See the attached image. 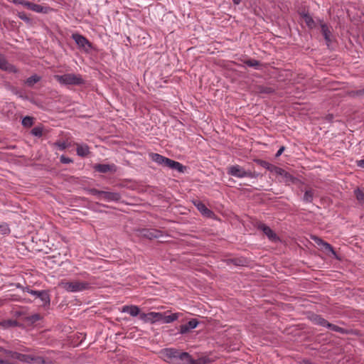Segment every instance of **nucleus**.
<instances>
[{
    "label": "nucleus",
    "mask_w": 364,
    "mask_h": 364,
    "mask_svg": "<svg viewBox=\"0 0 364 364\" xmlns=\"http://www.w3.org/2000/svg\"><path fill=\"white\" fill-rule=\"evenodd\" d=\"M150 159L159 165L168 167L171 169L176 170L180 173L183 172L185 167L179 162L166 158L157 153H150L149 154Z\"/></svg>",
    "instance_id": "obj_1"
},
{
    "label": "nucleus",
    "mask_w": 364,
    "mask_h": 364,
    "mask_svg": "<svg viewBox=\"0 0 364 364\" xmlns=\"http://www.w3.org/2000/svg\"><path fill=\"white\" fill-rule=\"evenodd\" d=\"M60 286L68 292H80L91 287V284L87 282L74 280L71 282H61Z\"/></svg>",
    "instance_id": "obj_2"
},
{
    "label": "nucleus",
    "mask_w": 364,
    "mask_h": 364,
    "mask_svg": "<svg viewBox=\"0 0 364 364\" xmlns=\"http://www.w3.org/2000/svg\"><path fill=\"white\" fill-rule=\"evenodd\" d=\"M228 174L239 178L245 177L255 178L258 176L257 173L246 171L243 167L237 164L228 168Z\"/></svg>",
    "instance_id": "obj_3"
},
{
    "label": "nucleus",
    "mask_w": 364,
    "mask_h": 364,
    "mask_svg": "<svg viewBox=\"0 0 364 364\" xmlns=\"http://www.w3.org/2000/svg\"><path fill=\"white\" fill-rule=\"evenodd\" d=\"M55 78L63 85H80L83 80L80 75L75 74H65L63 75H55Z\"/></svg>",
    "instance_id": "obj_4"
},
{
    "label": "nucleus",
    "mask_w": 364,
    "mask_h": 364,
    "mask_svg": "<svg viewBox=\"0 0 364 364\" xmlns=\"http://www.w3.org/2000/svg\"><path fill=\"white\" fill-rule=\"evenodd\" d=\"M72 38L75 41L80 49L88 52L92 46L90 42L82 35L79 33H73Z\"/></svg>",
    "instance_id": "obj_5"
},
{
    "label": "nucleus",
    "mask_w": 364,
    "mask_h": 364,
    "mask_svg": "<svg viewBox=\"0 0 364 364\" xmlns=\"http://www.w3.org/2000/svg\"><path fill=\"white\" fill-rule=\"evenodd\" d=\"M162 318V313L160 312H149L147 314L141 313L140 314V319L145 323H154L161 321Z\"/></svg>",
    "instance_id": "obj_6"
},
{
    "label": "nucleus",
    "mask_w": 364,
    "mask_h": 364,
    "mask_svg": "<svg viewBox=\"0 0 364 364\" xmlns=\"http://www.w3.org/2000/svg\"><path fill=\"white\" fill-rule=\"evenodd\" d=\"M12 358L17 359L18 360L25 362V363H33V362H43V360L41 357H33L30 355H25L18 353H12Z\"/></svg>",
    "instance_id": "obj_7"
},
{
    "label": "nucleus",
    "mask_w": 364,
    "mask_h": 364,
    "mask_svg": "<svg viewBox=\"0 0 364 364\" xmlns=\"http://www.w3.org/2000/svg\"><path fill=\"white\" fill-rule=\"evenodd\" d=\"M173 364H196V362L188 353L178 351Z\"/></svg>",
    "instance_id": "obj_8"
},
{
    "label": "nucleus",
    "mask_w": 364,
    "mask_h": 364,
    "mask_svg": "<svg viewBox=\"0 0 364 364\" xmlns=\"http://www.w3.org/2000/svg\"><path fill=\"white\" fill-rule=\"evenodd\" d=\"M178 353V350L173 348H165L161 351V354L164 357V359L165 360H169L172 364L173 361H175Z\"/></svg>",
    "instance_id": "obj_9"
},
{
    "label": "nucleus",
    "mask_w": 364,
    "mask_h": 364,
    "mask_svg": "<svg viewBox=\"0 0 364 364\" xmlns=\"http://www.w3.org/2000/svg\"><path fill=\"white\" fill-rule=\"evenodd\" d=\"M104 200L106 202L118 201L121 199V196L117 192H109L102 191V196L100 198Z\"/></svg>",
    "instance_id": "obj_10"
},
{
    "label": "nucleus",
    "mask_w": 364,
    "mask_h": 364,
    "mask_svg": "<svg viewBox=\"0 0 364 364\" xmlns=\"http://www.w3.org/2000/svg\"><path fill=\"white\" fill-rule=\"evenodd\" d=\"M0 69L6 71L8 73H16L17 69L16 67L10 64L4 58V56L0 54Z\"/></svg>",
    "instance_id": "obj_11"
},
{
    "label": "nucleus",
    "mask_w": 364,
    "mask_h": 364,
    "mask_svg": "<svg viewBox=\"0 0 364 364\" xmlns=\"http://www.w3.org/2000/svg\"><path fill=\"white\" fill-rule=\"evenodd\" d=\"M257 228L261 230L270 240L274 241L277 239V236L274 231L265 224L259 223L257 225Z\"/></svg>",
    "instance_id": "obj_12"
},
{
    "label": "nucleus",
    "mask_w": 364,
    "mask_h": 364,
    "mask_svg": "<svg viewBox=\"0 0 364 364\" xmlns=\"http://www.w3.org/2000/svg\"><path fill=\"white\" fill-rule=\"evenodd\" d=\"M312 239L316 243V245L319 246L321 249H323L326 251L331 252L332 255H333L334 256L336 255V252L334 251L333 248L330 244L323 241V240L316 236H314Z\"/></svg>",
    "instance_id": "obj_13"
},
{
    "label": "nucleus",
    "mask_w": 364,
    "mask_h": 364,
    "mask_svg": "<svg viewBox=\"0 0 364 364\" xmlns=\"http://www.w3.org/2000/svg\"><path fill=\"white\" fill-rule=\"evenodd\" d=\"M312 239L316 243V245L319 246L321 249H323L326 251L331 252L332 255H333L334 256L336 255V252L334 251L333 248L330 244L323 241V240L316 236H314Z\"/></svg>",
    "instance_id": "obj_14"
},
{
    "label": "nucleus",
    "mask_w": 364,
    "mask_h": 364,
    "mask_svg": "<svg viewBox=\"0 0 364 364\" xmlns=\"http://www.w3.org/2000/svg\"><path fill=\"white\" fill-rule=\"evenodd\" d=\"M94 168L95 171L100 173H107V172H115L117 171V167L114 164H95L94 166Z\"/></svg>",
    "instance_id": "obj_15"
},
{
    "label": "nucleus",
    "mask_w": 364,
    "mask_h": 364,
    "mask_svg": "<svg viewBox=\"0 0 364 364\" xmlns=\"http://www.w3.org/2000/svg\"><path fill=\"white\" fill-rule=\"evenodd\" d=\"M198 321L196 319H191L187 323L181 325L180 326L179 332L181 334H186L191 330L194 329L197 327Z\"/></svg>",
    "instance_id": "obj_16"
},
{
    "label": "nucleus",
    "mask_w": 364,
    "mask_h": 364,
    "mask_svg": "<svg viewBox=\"0 0 364 364\" xmlns=\"http://www.w3.org/2000/svg\"><path fill=\"white\" fill-rule=\"evenodd\" d=\"M121 311L123 313H128L132 316H136L138 315L140 316L141 313H140V309L135 305H125L122 307Z\"/></svg>",
    "instance_id": "obj_17"
},
{
    "label": "nucleus",
    "mask_w": 364,
    "mask_h": 364,
    "mask_svg": "<svg viewBox=\"0 0 364 364\" xmlns=\"http://www.w3.org/2000/svg\"><path fill=\"white\" fill-rule=\"evenodd\" d=\"M141 235L148 239L158 238L161 236L160 231L155 229H143L141 231Z\"/></svg>",
    "instance_id": "obj_18"
},
{
    "label": "nucleus",
    "mask_w": 364,
    "mask_h": 364,
    "mask_svg": "<svg viewBox=\"0 0 364 364\" xmlns=\"http://www.w3.org/2000/svg\"><path fill=\"white\" fill-rule=\"evenodd\" d=\"M320 25H321V33L324 37V39L326 41L327 46H328L329 44L331 43V32L328 26L326 23H323L321 21H320Z\"/></svg>",
    "instance_id": "obj_19"
},
{
    "label": "nucleus",
    "mask_w": 364,
    "mask_h": 364,
    "mask_svg": "<svg viewBox=\"0 0 364 364\" xmlns=\"http://www.w3.org/2000/svg\"><path fill=\"white\" fill-rule=\"evenodd\" d=\"M278 175L281 176L284 178V181L287 184L294 183L296 181L295 177L282 168H281V171L279 172Z\"/></svg>",
    "instance_id": "obj_20"
},
{
    "label": "nucleus",
    "mask_w": 364,
    "mask_h": 364,
    "mask_svg": "<svg viewBox=\"0 0 364 364\" xmlns=\"http://www.w3.org/2000/svg\"><path fill=\"white\" fill-rule=\"evenodd\" d=\"M309 318L314 324L323 327H326L328 322L325 318L317 314L311 315Z\"/></svg>",
    "instance_id": "obj_21"
},
{
    "label": "nucleus",
    "mask_w": 364,
    "mask_h": 364,
    "mask_svg": "<svg viewBox=\"0 0 364 364\" xmlns=\"http://www.w3.org/2000/svg\"><path fill=\"white\" fill-rule=\"evenodd\" d=\"M76 146H77L76 151H77V154L78 156L84 157L89 154L90 149L87 144H76Z\"/></svg>",
    "instance_id": "obj_22"
},
{
    "label": "nucleus",
    "mask_w": 364,
    "mask_h": 364,
    "mask_svg": "<svg viewBox=\"0 0 364 364\" xmlns=\"http://www.w3.org/2000/svg\"><path fill=\"white\" fill-rule=\"evenodd\" d=\"M195 205L198 210L204 215L210 217L213 214V212L209 210L202 202L198 201L197 203H195Z\"/></svg>",
    "instance_id": "obj_23"
},
{
    "label": "nucleus",
    "mask_w": 364,
    "mask_h": 364,
    "mask_svg": "<svg viewBox=\"0 0 364 364\" xmlns=\"http://www.w3.org/2000/svg\"><path fill=\"white\" fill-rule=\"evenodd\" d=\"M179 317L178 313H174L171 315L166 316L162 313V318L161 321L164 323H170L176 321Z\"/></svg>",
    "instance_id": "obj_24"
},
{
    "label": "nucleus",
    "mask_w": 364,
    "mask_h": 364,
    "mask_svg": "<svg viewBox=\"0 0 364 364\" xmlns=\"http://www.w3.org/2000/svg\"><path fill=\"white\" fill-rule=\"evenodd\" d=\"M30 10L35 11L36 13H43L46 14L49 11V8L46 6H43L40 4H31Z\"/></svg>",
    "instance_id": "obj_25"
},
{
    "label": "nucleus",
    "mask_w": 364,
    "mask_h": 364,
    "mask_svg": "<svg viewBox=\"0 0 364 364\" xmlns=\"http://www.w3.org/2000/svg\"><path fill=\"white\" fill-rule=\"evenodd\" d=\"M302 18L309 28L312 29L316 26L315 21L309 14H304Z\"/></svg>",
    "instance_id": "obj_26"
},
{
    "label": "nucleus",
    "mask_w": 364,
    "mask_h": 364,
    "mask_svg": "<svg viewBox=\"0 0 364 364\" xmlns=\"http://www.w3.org/2000/svg\"><path fill=\"white\" fill-rule=\"evenodd\" d=\"M314 194V190H313L312 188L306 190L303 197V200L305 203H311L313 201Z\"/></svg>",
    "instance_id": "obj_27"
},
{
    "label": "nucleus",
    "mask_w": 364,
    "mask_h": 364,
    "mask_svg": "<svg viewBox=\"0 0 364 364\" xmlns=\"http://www.w3.org/2000/svg\"><path fill=\"white\" fill-rule=\"evenodd\" d=\"M38 298L42 301V304L43 306L50 304V296L46 291H41V293L39 294V296Z\"/></svg>",
    "instance_id": "obj_28"
},
{
    "label": "nucleus",
    "mask_w": 364,
    "mask_h": 364,
    "mask_svg": "<svg viewBox=\"0 0 364 364\" xmlns=\"http://www.w3.org/2000/svg\"><path fill=\"white\" fill-rule=\"evenodd\" d=\"M326 327L333 331H335V332H339L341 333H344L346 332V331L343 328H342L336 325L332 324L329 322H328Z\"/></svg>",
    "instance_id": "obj_29"
},
{
    "label": "nucleus",
    "mask_w": 364,
    "mask_h": 364,
    "mask_svg": "<svg viewBox=\"0 0 364 364\" xmlns=\"http://www.w3.org/2000/svg\"><path fill=\"white\" fill-rule=\"evenodd\" d=\"M244 63L251 68H259V61L255 59H250L244 61Z\"/></svg>",
    "instance_id": "obj_30"
},
{
    "label": "nucleus",
    "mask_w": 364,
    "mask_h": 364,
    "mask_svg": "<svg viewBox=\"0 0 364 364\" xmlns=\"http://www.w3.org/2000/svg\"><path fill=\"white\" fill-rule=\"evenodd\" d=\"M39 80H40V77L38 75H32L31 77H28L26 80V83L28 86H33L35 83L38 82Z\"/></svg>",
    "instance_id": "obj_31"
},
{
    "label": "nucleus",
    "mask_w": 364,
    "mask_h": 364,
    "mask_svg": "<svg viewBox=\"0 0 364 364\" xmlns=\"http://www.w3.org/2000/svg\"><path fill=\"white\" fill-rule=\"evenodd\" d=\"M33 117L26 116V117H23V119H22V124L23 127H31L33 125Z\"/></svg>",
    "instance_id": "obj_32"
},
{
    "label": "nucleus",
    "mask_w": 364,
    "mask_h": 364,
    "mask_svg": "<svg viewBox=\"0 0 364 364\" xmlns=\"http://www.w3.org/2000/svg\"><path fill=\"white\" fill-rule=\"evenodd\" d=\"M354 193L356 197V199L360 203L364 202V193L361 190H360L359 188H357L354 191Z\"/></svg>",
    "instance_id": "obj_33"
},
{
    "label": "nucleus",
    "mask_w": 364,
    "mask_h": 364,
    "mask_svg": "<svg viewBox=\"0 0 364 364\" xmlns=\"http://www.w3.org/2000/svg\"><path fill=\"white\" fill-rule=\"evenodd\" d=\"M31 134L36 136L40 137L43 134V129L40 127H36L31 130Z\"/></svg>",
    "instance_id": "obj_34"
},
{
    "label": "nucleus",
    "mask_w": 364,
    "mask_h": 364,
    "mask_svg": "<svg viewBox=\"0 0 364 364\" xmlns=\"http://www.w3.org/2000/svg\"><path fill=\"white\" fill-rule=\"evenodd\" d=\"M23 291L24 292H28V294L34 296L36 298L38 297L39 296V294L41 293V291L33 290V289H29L28 287H26L23 289Z\"/></svg>",
    "instance_id": "obj_35"
},
{
    "label": "nucleus",
    "mask_w": 364,
    "mask_h": 364,
    "mask_svg": "<svg viewBox=\"0 0 364 364\" xmlns=\"http://www.w3.org/2000/svg\"><path fill=\"white\" fill-rule=\"evenodd\" d=\"M53 146L58 147V149L60 151H63L68 147V145L65 142L60 141L55 142Z\"/></svg>",
    "instance_id": "obj_36"
},
{
    "label": "nucleus",
    "mask_w": 364,
    "mask_h": 364,
    "mask_svg": "<svg viewBox=\"0 0 364 364\" xmlns=\"http://www.w3.org/2000/svg\"><path fill=\"white\" fill-rule=\"evenodd\" d=\"M18 16L21 19L23 20V21L26 22V23H30L31 22V19L30 18H28L27 16V15L26 14V13L24 12H18Z\"/></svg>",
    "instance_id": "obj_37"
},
{
    "label": "nucleus",
    "mask_w": 364,
    "mask_h": 364,
    "mask_svg": "<svg viewBox=\"0 0 364 364\" xmlns=\"http://www.w3.org/2000/svg\"><path fill=\"white\" fill-rule=\"evenodd\" d=\"M90 194L96 196L98 199H100L102 196V191H99L95 188H92L90 190Z\"/></svg>",
    "instance_id": "obj_38"
},
{
    "label": "nucleus",
    "mask_w": 364,
    "mask_h": 364,
    "mask_svg": "<svg viewBox=\"0 0 364 364\" xmlns=\"http://www.w3.org/2000/svg\"><path fill=\"white\" fill-rule=\"evenodd\" d=\"M281 168H282L277 167L271 164L269 168L267 170L278 175L279 172L281 171Z\"/></svg>",
    "instance_id": "obj_39"
},
{
    "label": "nucleus",
    "mask_w": 364,
    "mask_h": 364,
    "mask_svg": "<svg viewBox=\"0 0 364 364\" xmlns=\"http://www.w3.org/2000/svg\"><path fill=\"white\" fill-rule=\"evenodd\" d=\"M257 162L258 164H259L261 166L266 169H268L271 165L270 163L263 160H257Z\"/></svg>",
    "instance_id": "obj_40"
},
{
    "label": "nucleus",
    "mask_w": 364,
    "mask_h": 364,
    "mask_svg": "<svg viewBox=\"0 0 364 364\" xmlns=\"http://www.w3.org/2000/svg\"><path fill=\"white\" fill-rule=\"evenodd\" d=\"M60 161L62 164H70L73 162V160L70 158L66 157L64 155H62L60 158Z\"/></svg>",
    "instance_id": "obj_41"
},
{
    "label": "nucleus",
    "mask_w": 364,
    "mask_h": 364,
    "mask_svg": "<svg viewBox=\"0 0 364 364\" xmlns=\"http://www.w3.org/2000/svg\"><path fill=\"white\" fill-rule=\"evenodd\" d=\"M41 319V316L38 314H35L28 317V320L31 322L34 323Z\"/></svg>",
    "instance_id": "obj_42"
},
{
    "label": "nucleus",
    "mask_w": 364,
    "mask_h": 364,
    "mask_svg": "<svg viewBox=\"0 0 364 364\" xmlns=\"http://www.w3.org/2000/svg\"><path fill=\"white\" fill-rule=\"evenodd\" d=\"M6 324L8 326H18V322L15 320H9L6 321Z\"/></svg>",
    "instance_id": "obj_43"
},
{
    "label": "nucleus",
    "mask_w": 364,
    "mask_h": 364,
    "mask_svg": "<svg viewBox=\"0 0 364 364\" xmlns=\"http://www.w3.org/2000/svg\"><path fill=\"white\" fill-rule=\"evenodd\" d=\"M31 4L32 2H30V1H24V0H21L20 2H19V4L26 7L27 9H31Z\"/></svg>",
    "instance_id": "obj_44"
},
{
    "label": "nucleus",
    "mask_w": 364,
    "mask_h": 364,
    "mask_svg": "<svg viewBox=\"0 0 364 364\" xmlns=\"http://www.w3.org/2000/svg\"><path fill=\"white\" fill-rule=\"evenodd\" d=\"M284 149H285L284 146L280 147V149L276 153V157H279L280 155H282V154L283 153Z\"/></svg>",
    "instance_id": "obj_45"
},
{
    "label": "nucleus",
    "mask_w": 364,
    "mask_h": 364,
    "mask_svg": "<svg viewBox=\"0 0 364 364\" xmlns=\"http://www.w3.org/2000/svg\"><path fill=\"white\" fill-rule=\"evenodd\" d=\"M357 165H358L359 167L364 168V159H361V160L358 161H357Z\"/></svg>",
    "instance_id": "obj_46"
},
{
    "label": "nucleus",
    "mask_w": 364,
    "mask_h": 364,
    "mask_svg": "<svg viewBox=\"0 0 364 364\" xmlns=\"http://www.w3.org/2000/svg\"><path fill=\"white\" fill-rule=\"evenodd\" d=\"M235 264L236 265H242V264L241 263V261L240 259H232V260Z\"/></svg>",
    "instance_id": "obj_47"
},
{
    "label": "nucleus",
    "mask_w": 364,
    "mask_h": 364,
    "mask_svg": "<svg viewBox=\"0 0 364 364\" xmlns=\"http://www.w3.org/2000/svg\"><path fill=\"white\" fill-rule=\"evenodd\" d=\"M5 353H6L8 355H9V356H11V357L12 358V353H15L16 352L9 351V350H6V351H5Z\"/></svg>",
    "instance_id": "obj_48"
},
{
    "label": "nucleus",
    "mask_w": 364,
    "mask_h": 364,
    "mask_svg": "<svg viewBox=\"0 0 364 364\" xmlns=\"http://www.w3.org/2000/svg\"><path fill=\"white\" fill-rule=\"evenodd\" d=\"M242 0H232L233 3L236 5H238L240 4Z\"/></svg>",
    "instance_id": "obj_49"
},
{
    "label": "nucleus",
    "mask_w": 364,
    "mask_h": 364,
    "mask_svg": "<svg viewBox=\"0 0 364 364\" xmlns=\"http://www.w3.org/2000/svg\"><path fill=\"white\" fill-rule=\"evenodd\" d=\"M14 4H19V2L21 1V0H11Z\"/></svg>",
    "instance_id": "obj_50"
},
{
    "label": "nucleus",
    "mask_w": 364,
    "mask_h": 364,
    "mask_svg": "<svg viewBox=\"0 0 364 364\" xmlns=\"http://www.w3.org/2000/svg\"><path fill=\"white\" fill-rule=\"evenodd\" d=\"M266 92H272V90L271 88H267V90H265Z\"/></svg>",
    "instance_id": "obj_51"
},
{
    "label": "nucleus",
    "mask_w": 364,
    "mask_h": 364,
    "mask_svg": "<svg viewBox=\"0 0 364 364\" xmlns=\"http://www.w3.org/2000/svg\"><path fill=\"white\" fill-rule=\"evenodd\" d=\"M363 93H364V89H363Z\"/></svg>",
    "instance_id": "obj_52"
}]
</instances>
